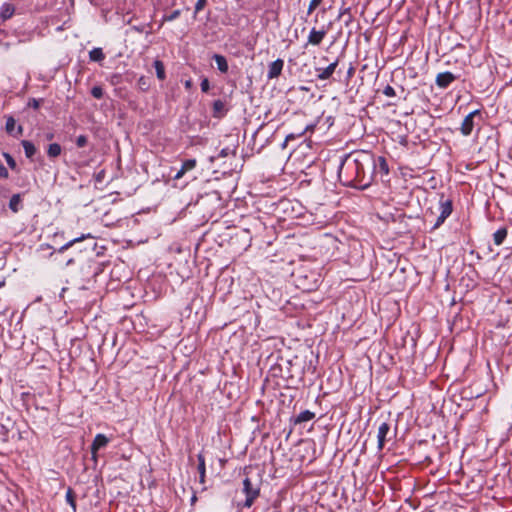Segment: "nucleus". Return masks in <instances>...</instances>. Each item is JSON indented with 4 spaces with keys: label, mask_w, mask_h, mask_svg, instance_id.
<instances>
[{
    "label": "nucleus",
    "mask_w": 512,
    "mask_h": 512,
    "mask_svg": "<svg viewBox=\"0 0 512 512\" xmlns=\"http://www.w3.org/2000/svg\"><path fill=\"white\" fill-rule=\"evenodd\" d=\"M375 169V161L372 155L361 153L348 157L342 164L339 176L346 179L345 184L359 188H366L371 181Z\"/></svg>",
    "instance_id": "nucleus-1"
},
{
    "label": "nucleus",
    "mask_w": 512,
    "mask_h": 512,
    "mask_svg": "<svg viewBox=\"0 0 512 512\" xmlns=\"http://www.w3.org/2000/svg\"><path fill=\"white\" fill-rule=\"evenodd\" d=\"M243 492L246 495V499L243 504H238V507L250 508L260 494V487L257 484H253L251 480L246 477L243 480Z\"/></svg>",
    "instance_id": "nucleus-2"
},
{
    "label": "nucleus",
    "mask_w": 512,
    "mask_h": 512,
    "mask_svg": "<svg viewBox=\"0 0 512 512\" xmlns=\"http://www.w3.org/2000/svg\"><path fill=\"white\" fill-rule=\"evenodd\" d=\"M452 213V201L445 200L440 202V215L433 226L434 229L438 228L446 218Z\"/></svg>",
    "instance_id": "nucleus-3"
},
{
    "label": "nucleus",
    "mask_w": 512,
    "mask_h": 512,
    "mask_svg": "<svg viewBox=\"0 0 512 512\" xmlns=\"http://www.w3.org/2000/svg\"><path fill=\"white\" fill-rule=\"evenodd\" d=\"M480 112L479 110H475L471 113H469L463 120L462 124H461V133L464 135V136H468L471 134L472 130H473V127H474V117L479 115Z\"/></svg>",
    "instance_id": "nucleus-4"
},
{
    "label": "nucleus",
    "mask_w": 512,
    "mask_h": 512,
    "mask_svg": "<svg viewBox=\"0 0 512 512\" xmlns=\"http://www.w3.org/2000/svg\"><path fill=\"white\" fill-rule=\"evenodd\" d=\"M326 34L327 31L325 29L317 30L316 28H312L308 36L307 44L319 46L323 39L325 38Z\"/></svg>",
    "instance_id": "nucleus-5"
},
{
    "label": "nucleus",
    "mask_w": 512,
    "mask_h": 512,
    "mask_svg": "<svg viewBox=\"0 0 512 512\" xmlns=\"http://www.w3.org/2000/svg\"><path fill=\"white\" fill-rule=\"evenodd\" d=\"M284 61L282 59H277L273 61L268 68L267 78L269 80L278 78L283 70Z\"/></svg>",
    "instance_id": "nucleus-6"
},
{
    "label": "nucleus",
    "mask_w": 512,
    "mask_h": 512,
    "mask_svg": "<svg viewBox=\"0 0 512 512\" xmlns=\"http://www.w3.org/2000/svg\"><path fill=\"white\" fill-rule=\"evenodd\" d=\"M337 66H338V59H336L334 62L330 63L324 69L316 68V72H318L317 79L321 80V81L329 79L335 72V69L337 68Z\"/></svg>",
    "instance_id": "nucleus-7"
},
{
    "label": "nucleus",
    "mask_w": 512,
    "mask_h": 512,
    "mask_svg": "<svg viewBox=\"0 0 512 512\" xmlns=\"http://www.w3.org/2000/svg\"><path fill=\"white\" fill-rule=\"evenodd\" d=\"M109 442V439L104 434H97L91 445V453L94 459H96V453L99 449L105 447Z\"/></svg>",
    "instance_id": "nucleus-8"
},
{
    "label": "nucleus",
    "mask_w": 512,
    "mask_h": 512,
    "mask_svg": "<svg viewBox=\"0 0 512 512\" xmlns=\"http://www.w3.org/2000/svg\"><path fill=\"white\" fill-rule=\"evenodd\" d=\"M455 79L456 76L451 72L439 73L436 77V84L440 88H447Z\"/></svg>",
    "instance_id": "nucleus-9"
},
{
    "label": "nucleus",
    "mask_w": 512,
    "mask_h": 512,
    "mask_svg": "<svg viewBox=\"0 0 512 512\" xmlns=\"http://www.w3.org/2000/svg\"><path fill=\"white\" fill-rule=\"evenodd\" d=\"M389 430H390V426L383 422L379 428H378V434H377V439H378V449L379 450H382L383 447H384V444H385V440H386V436L387 434L389 433Z\"/></svg>",
    "instance_id": "nucleus-10"
},
{
    "label": "nucleus",
    "mask_w": 512,
    "mask_h": 512,
    "mask_svg": "<svg viewBox=\"0 0 512 512\" xmlns=\"http://www.w3.org/2000/svg\"><path fill=\"white\" fill-rule=\"evenodd\" d=\"M213 108V117L215 118H221L225 115L226 109H225V102L218 99L213 102L212 105Z\"/></svg>",
    "instance_id": "nucleus-11"
},
{
    "label": "nucleus",
    "mask_w": 512,
    "mask_h": 512,
    "mask_svg": "<svg viewBox=\"0 0 512 512\" xmlns=\"http://www.w3.org/2000/svg\"><path fill=\"white\" fill-rule=\"evenodd\" d=\"M213 59L215 60L217 68L219 69L220 72L226 73L228 71V63L223 55L214 54Z\"/></svg>",
    "instance_id": "nucleus-12"
},
{
    "label": "nucleus",
    "mask_w": 512,
    "mask_h": 512,
    "mask_svg": "<svg viewBox=\"0 0 512 512\" xmlns=\"http://www.w3.org/2000/svg\"><path fill=\"white\" fill-rule=\"evenodd\" d=\"M21 145L24 148V152H25L26 157L29 158V159H32L33 156L36 153L35 145L31 141H28V140H22L21 141Z\"/></svg>",
    "instance_id": "nucleus-13"
},
{
    "label": "nucleus",
    "mask_w": 512,
    "mask_h": 512,
    "mask_svg": "<svg viewBox=\"0 0 512 512\" xmlns=\"http://www.w3.org/2000/svg\"><path fill=\"white\" fill-rule=\"evenodd\" d=\"M314 417H315V413H313L309 410L302 411L298 416L295 417L294 424H301V423L310 421Z\"/></svg>",
    "instance_id": "nucleus-14"
},
{
    "label": "nucleus",
    "mask_w": 512,
    "mask_h": 512,
    "mask_svg": "<svg viewBox=\"0 0 512 512\" xmlns=\"http://www.w3.org/2000/svg\"><path fill=\"white\" fill-rule=\"evenodd\" d=\"M197 459H198V472H199L200 482L204 483L205 482V473H206L205 458L202 454H198Z\"/></svg>",
    "instance_id": "nucleus-15"
},
{
    "label": "nucleus",
    "mask_w": 512,
    "mask_h": 512,
    "mask_svg": "<svg viewBox=\"0 0 512 512\" xmlns=\"http://www.w3.org/2000/svg\"><path fill=\"white\" fill-rule=\"evenodd\" d=\"M15 8L12 4L6 3L2 6L0 15L3 20H7L13 16Z\"/></svg>",
    "instance_id": "nucleus-16"
},
{
    "label": "nucleus",
    "mask_w": 512,
    "mask_h": 512,
    "mask_svg": "<svg viewBox=\"0 0 512 512\" xmlns=\"http://www.w3.org/2000/svg\"><path fill=\"white\" fill-rule=\"evenodd\" d=\"M507 236V229L500 228L493 235V240L496 245H501Z\"/></svg>",
    "instance_id": "nucleus-17"
},
{
    "label": "nucleus",
    "mask_w": 512,
    "mask_h": 512,
    "mask_svg": "<svg viewBox=\"0 0 512 512\" xmlns=\"http://www.w3.org/2000/svg\"><path fill=\"white\" fill-rule=\"evenodd\" d=\"M62 148L58 143H52L48 146L47 154L50 158H56L61 154Z\"/></svg>",
    "instance_id": "nucleus-18"
},
{
    "label": "nucleus",
    "mask_w": 512,
    "mask_h": 512,
    "mask_svg": "<svg viewBox=\"0 0 512 512\" xmlns=\"http://www.w3.org/2000/svg\"><path fill=\"white\" fill-rule=\"evenodd\" d=\"M89 57L91 61L99 62L105 58V55L101 48H94L89 52Z\"/></svg>",
    "instance_id": "nucleus-19"
},
{
    "label": "nucleus",
    "mask_w": 512,
    "mask_h": 512,
    "mask_svg": "<svg viewBox=\"0 0 512 512\" xmlns=\"http://www.w3.org/2000/svg\"><path fill=\"white\" fill-rule=\"evenodd\" d=\"M154 68L156 70V75H157V78L159 80H164L166 75H165V68H164V64L162 63V61L160 60H155L154 61Z\"/></svg>",
    "instance_id": "nucleus-20"
},
{
    "label": "nucleus",
    "mask_w": 512,
    "mask_h": 512,
    "mask_svg": "<svg viewBox=\"0 0 512 512\" xmlns=\"http://www.w3.org/2000/svg\"><path fill=\"white\" fill-rule=\"evenodd\" d=\"M340 20H342L344 22V24L346 26H348L352 20H353V16L350 12V8H345L343 9L340 14H339V17H338Z\"/></svg>",
    "instance_id": "nucleus-21"
},
{
    "label": "nucleus",
    "mask_w": 512,
    "mask_h": 512,
    "mask_svg": "<svg viewBox=\"0 0 512 512\" xmlns=\"http://www.w3.org/2000/svg\"><path fill=\"white\" fill-rule=\"evenodd\" d=\"M86 238H92V236L90 234L88 235H81L80 237H77V238H74L72 240H70L69 242H67L65 245H63L60 249H59V252H63L65 250H67L68 248H70L71 246H73L75 243L77 242H80Z\"/></svg>",
    "instance_id": "nucleus-22"
},
{
    "label": "nucleus",
    "mask_w": 512,
    "mask_h": 512,
    "mask_svg": "<svg viewBox=\"0 0 512 512\" xmlns=\"http://www.w3.org/2000/svg\"><path fill=\"white\" fill-rule=\"evenodd\" d=\"M20 202H21L20 195H19V194H14V195L10 198V201H9V208H10L13 212H17V211H18V205L20 204Z\"/></svg>",
    "instance_id": "nucleus-23"
},
{
    "label": "nucleus",
    "mask_w": 512,
    "mask_h": 512,
    "mask_svg": "<svg viewBox=\"0 0 512 512\" xmlns=\"http://www.w3.org/2000/svg\"><path fill=\"white\" fill-rule=\"evenodd\" d=\"M66 500L67 502L70 504V506L72 507V509L75 511L76 510V501H75V495H74V492L71 488H69L67 490V493H66Z\"/></svg>",
    "instance_id": "nucleus-24"
},
{
    "label": "nucleus",
    "mask_w": 512,
    "mask_h": 512,
    "mask_svg": "<svg viewBox=\"0 0 512 512\" xmlns=\"http://www.w3.org/2000/svg\"><path fill=\"white\" fill-rule=\"evenodd\" d=\"M3 156L8 164V166L12 169V170H17V164H16V161L14 160V158L9 154V153H3Z\"/></svg>",
    "instance_id": "nucleus-25"
},
{
    "label": "nucleus",
    "mask_w": 512,
    "mask_h": 512,
    "mask_svg": "<svg viewBox=\"0 0 512 512\" xmlns=\"http://www.w3.org/2000/svg\"><path fill=\"white\" fill-rule=\"evenodd\" d=\"M196 160L195 159H187L183 162L182 168L187 172L195 168Z\"/></svg>",
    "instance_id": "nucleus-26"
},
{
    "label": "nucleus",
    "mask_w": 512,
    "mask_h": 512,
    "mask_svg": "<svg viewBox=\"0 0 512 512\" xmlns=\"http://www.w3.org/2000/svg\"><path fill=\"white\" fill-rule=\"evenodd\" d=\"M91 94L96 99H101L103 97V89L100 86H94L91 89Z\"/></svg>",
    "instance_id": "nucleus-27"
},
{
    "label": "nucleus",
    "mask_w": 512,
    "mask_h": 512,
    "mask_svg": "<svg viewBox=\"0 0 512 512\" xmlns=\"http://www.w3.org/2000/svg\"><path fill=\"white\" fill-rule=\"evenodd\" d=\"M15 128V119L13 117H9L6 121L5 129L7 133H12Z\"/></svg>",
    "instance_id": "nucleus-28"
},
{
    "label": "nucleus",
    "mask_w": 512,
    "mask_h": 512,
    "mask_svg": "<svg viewBox=\"0 0 512 512\" xmlns=\"http://www.w3.org/2000/svg\"><path fill=\"white\" fill-rule=\"evenodd\" d=\"M323 0H311L308 7V14H311Z\"/></svg>",
    "instance_id": "nucleus-29"
},
{
    "label": "nucleus",
    "mask_w": 512,
    "mask_h": 512,
    "mask_svg": "<svg viewBox=\"0 0 512 512\" xmlns=\"http://www.w3.org/2000/svg\"><path fill=\"white\" fill-rule=\"evenodd\" d=\"M87 137L84 136V135H80L77 137L76 139V145L79 147V148H82V147H85L86 144H87Z\"/></svg>",
    "instance_id": "nucleus-30"
},
{
    "label": "nucleus",
    "mask_w": 512,
    "mask_h": 512,
    "mask_svg": "<svg viewBox=\"0 0 512 512\" xmlns=\"http://www.w3.org/2000/svg\"><path fill=\"white\" fill-rule=\"evenodd\" d=\"M179 15H180V10H174L171 14L166 15V16L164 17V20H165V21H173V20H175L176 18H178V17H179Z\"/></svg>",
    "instance_id": "nucleus-31"
},
{
    "label": "nucleus",
    "mask_w": 512,
    "mask_h": 512,
    "mask_svg": "<svg viewBox=\"0 0 512 512\" xmlns=\"http://www.w3.org/2000/svg\"><path fill=\"white\" fill-rule=\"evenodd\" d=\"M383 93L384 95L388 96V97H392V96H395V90L392 86L390 85H387L384 90H383Z\"/></svg>",
    "instance_id": "nucleus-32"
},
{
    "label": "nucleus",
    "mask_w": 512,
    "mask_h": 512,
    "mask_svg": "<svg viewBox=\"0 0 512 512\" xmlns=\"http://www.w3.org/2000/svg\"><path fill=\"white\" fill-rule=\"evenodd\" d=\"M207 3V0H198L195 5V13L201 11Z\"/></svg>",
    "instance_id": "nucleus-33"
},
{
    "label": "nucleus",
    "mask_w": 512,
    "mask_h": 512,
    "mask_svg": "<svg viewBox=\"0 0 512 512\" xmlns=\"http://www.w3.org/2000/svg\"><path fill=\"white\" fill-rule=\"evenodd\" d=\"M9 174H8V170L6 169V167L0 163V178H8Z\"/></svg>",
    "instance_id": "nucleus-34"
},
{
    "label": "nucleus",
    "mask_w": 512,
    "mask_h": 512,
    "mask_svg": "<svg viewBox=\"0 0 512 512\" xmlns=\"http://www.w3.org/2000/svg\"><path fill=\"white\" fill-rule=\"evenodd\" d=\"M200 86H201V90L203 92H208V90H209V81H208V79L207 78L203 79L201 81Z\"/></svg>",
    "instance_id": "nucleus-35"
},
{
    "label": "nucleus",
    "mask_w": 512,
    "mask_h": 512,
    "mask_svg": "<svg viewBox=\"0 0 512 512\" xmlns=\"http://www.w3.org/2000/svg\"><path fill=\"white\" fill-rule=\"evenodd\" d=\"M104 176H105V171L101 170L100 172H98L96 174L95 179L97 182H101L104 179Z\"/></svg>",
    "instance_id": "nucleus-36"
},
{
    "label": "nucleus",
    "mask_w": 512,
    "mask_h": 512,
    "mask_svg": "<svg viewBox=\"0 0 512 512\" xmlns=\"http://www.w3.org/2000/svg\"><path fill=\"white\" fill-rule=\"evenodd\" d=\"M29 106L33 107L34 109H38L40 106V102H39V100L32 99L29 102Z\"/></svg>",
    "instance_id": "nucleus-37"
},
{
    "label": "nucleus",
    "mask_w": 512,
    "mask_h": 512,
    "mask_svg": "<svg viewBox=\"0 0 512 512\" xmlns=\"http://www.w3.org/2000/svg\"><path fill=\"white\" fill-rule=\"evenodd\" d=\"M379 161H380L381 168L383 170H385V172H388V166H387L385 159L382 157H379Z\"/></svg>",
    "instance_id": "nucleus-38"
},
{
    "label": "nucleus",
    "mask_w": 512,
    "mask_h": 512,
    "mask_svg": "<svg viewBox=\"0 0 512 512\" xmlns=\"http://www.w3.org/2000/svg\"><path fill=\"white\" fill-rule=\"evenodd\" d=\"M185 173L186 171L181 167V169L175 174L174 178L180 179Z\"/></svg>",
    "instance_id": "nucleus-39"
},
{
    "label": "nucleus",
    "mask_w": 512,
    "mask_h": 512,
    "mask_svg": "<svg viewBox=\"0 0 512 512\" xmlns=\"http://www.w3.org/2000/svg\"><path fill=\"white\" fill-rule=\"evenodd\" d=\"M144 28H145V25H139V26H136V25H133L131 27V29L137 31V32H143L144 31Z\"/></svg>",
    "instance_id": "nucleus-40"
},
{
    "label": "nucleus",
    "mask_w": 512,
    "mask_h": 512,
    "mask_svg": "<svg viewBox=\"0 0 512 512\" xmlns=\"http://www.w3.org/2000/svg\"><path fill=\"white\" fill-rule=\"evenodd\" d=\"M228 153H229V149L228 148H224L220 151L219 153V157H226L228 156Z\"/></svg>",
    "instance_id": "nucleus-41"
},
{
    "label": "nucleus",
    "mask_w": 512,
    "mask_h": 512,
    "mask_svg": "<svg viewBox=\"0 0 512 512\" xmlns=\"http://www.w3.org/2000/svg\"><path fill=\"white\" fill-rule=\"evenodd\" d=\"M315 284H316V279H314L313 283L304 285V288H306L307 290H310L315 286Z\"/></svg>",
    "instance_id": "nucleus-42"
},
{
    "label": "nucleus",
    "mask_w": 512,
    "mask_h": 512,
    "mask_svg": "<svg viewBox=\"0 0 512 512\" xmlns=\"http://www.w3.org/2000/svg\"><path fill=\"white\" fill-rule=\"evenodd\" d=\"M53 138H54V134L53 133L46 134V139L47 140H52Z\"/></svg>",
    "instance_id": "nucleus-43"
},
{
    "label": "nucleus",
    "mask_w": 512,
    "mask_h": 512,
    "mask_svg": "<svg viewBox=\"0 0 512 512\" xmlns=\"http://www.w3.org/2000/svg\"><path fill=\"white\" fill-rule=\"evenodd\" d=\"M23 132V128L22 126H18V129H17V135H21Z\"/></svg>",
    "instance_id": "nucleus-44"
},
{
    "label": "nucleus",
    "mask_w": 512,
    "mask_h": 512,
    "mask_svg": "<svg viewBox=\"0 0 512 512\" xmlns=\"http://www.w3.org/2000/svg\"><path fill=\"white\" fill-rule=\"evenodd\" d=\"M91 3L95 4L94 0H90Z\"/></svg>",
    "instance_id": "nucleus-45"
}]
</instances>
